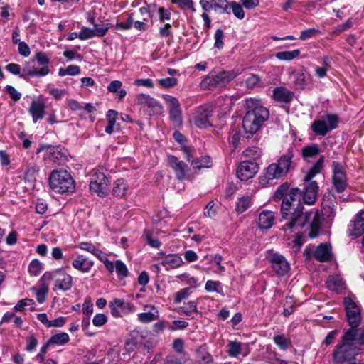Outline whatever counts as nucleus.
Masks as SVG:
<instances>
[{
    "label": "nucleus",
    "instance_id": "7",
    "mask_svg": "<svg viewBox=\"0 0 364 364\" xmlns=\"http://www.w3.org/2000/svg\"><path fill=\"white\" fill-rule=\"evenodd\" d=\"M343 304L350 329H355L361 321V310L357 299L353 294L348 295L344 298Z\"/></svg>",
    "mask_w": 364,
    "mask_h": 364
},
{
    "label": "nucleus",
    "instance_id": "33",
    "mask_svg": "<svg viewBox=\"0 0 364 364\" xmlns=\"http://www.w3.org/2000/svg\"><path fill=\"white\" fill-rule=\"evenodd\" d=\"M127 184L124 179H117L113 184L112 194L117 197H122L127 193Z\"/></svg>",
    "mask_w": 364,
    "mask_h": 364
},
{
    "label": "nucleus",
    "instance_id": "34",
    "mask_svg": "<svg viewBox=\"0 0 364 364\" xmlns=\"http://www.w3.org/2000/svg\"><path fill=\"white\" fill-rule=\"evenodd\" d=\"M197 362L198 364H214L212 355L204 347H200L196 350Z\"/></svg>",
    "mask_w": 364,
    "mask_h": 364
},
{
    "label": "nucleus",
    "instance_id": "36",
    "mask_svg": "<svg viewBox=\"0 0 364 364\" xmlns=\"http://www.w3.org/2000/svg\"><path fill=\"white\" fill-rule=\"evenodd\" d=\"M300 50L296 49L294 50H285L278 52L275 54V57L279 60L291 61L299 57L300 55Z\"/></svg>",
    "mask_w": 364,
    "mask_h": 364
},
{
    "label": "nucleus",
    "instance_id": "48",
    "mask_svg": "<svg viewBox=\"0 0 364 364\" xmlns=\"http://www.w3.org/2000/svg\"><path fill=\"white\" fill-rule=\"evenodd\" d=\"M205 289L208 292H218L220 295H223L221 283L218 281L208 280L205 284Z\"/></svg>",
    "mask_w": 364,
    "mask_h": 364
},
{
    "label": "nucleus",
    "instance_id": "54",
    "mask_svg": "<svg viewBox=\"0 0 364 364\" xmlns=\"http://www.w3.org/2000/svg\"><path fill=\"white\" fill-rule=\"evenodd\" d=\"M109 306H114L116 308H120V307H124L125 309H127L129 310V311H134L135 309L134 306L129 304V303H125L123 299H114L112 301L109 302Z\"/></svg>",
    "mask_w": 364,
    "mask_h": 364
},
{
    "label": "nucleus",
    "instance_id": "56",
    "mask_svg": "<svg viewBox=\"0 0 364 364\" xmlns=\"http://www.w3.org/2000/svg\"><path fill=\"white\" fill-rule=\"evenodd\" d=\"M328 58H324L323 66L316 67L315 69V74L318 78H323L326 75L327 71L330 68V64L328 62Z\"/></svg>",
    "mask_w": 364,
    "mask_h": 364
},
{
    "label": "nucleus",
    "instance_id": "40",
    "mask_svg": "<svg viewBox=\"0 0 364 364\" xmlns=\"http://www.w3.org/2000/svg\"><path fill=\"white\" fill-rule=\"evenodd\" d=\"M191 166L193 169L196 170L208 168L212 166V161L209 156H203L200 159L192 160Z\"/></svg>",
    "mask_w": 364,
    "mask_h": 364
},
{
    "label": "nucleus",
    "instance_id": "10",
    "mask_svg": "<svg viewBox=\"0 0 364 364\" xmlns=\"http://www.w3.org/2000/svg\"><path fill=\"white\" fill-rule=\"evenodd\" d=\"M332 168V181L333 187L338 193H342L346 190L348 186L345 168L343 166L336 161L333 162Z\"/></svg>",
    "mask_w": 364,
    "mask_h": 364
},
{
    "label": "nucleus",
    "instance_id": "27",
    "mask_svg": "<svg viewBox=\"0 0 364 364\" xmlns=\"http://www.w3.org/2000/svg\"><path fill=\"white\" fill-rule=\"evenodd\" d=\"M326 287L332 291L341 294L346 289V284L340 275L330 276L326 281Z\"/></svg>",
    "mask_w": 364,
    "mask_h": 364
},
{
    "label": "nucleus",
    "instance_id": "30",
    "mask_svg": "<svg viewBox=\"0 0 364 364\" xmlns=\"http://www.w3.org/2000/svg\"><path fill=\"white\" fill-rule=\"evenodd\" d=\"M39 168L35 163H27L23 168V178L26 181L33 183L36 181Z\"/></svg>",
    "mask_w": 364,
    "mask_h": 364
},
{
    "label": "nucleus",
    "instance_id": "25",
    "mask_svg": "<svg viewBox=\"0 0 364 364\" xmlns=\"http://www.w3.org/2000/svg\"><path fill=\"white\" fill-rule=\"evenodd\" d=\"M318 186L316 181H311L303 193V200L307 205H313L318 195Z\"/></svg>",
    "mask_w": 364,
    "mask_h": 364
},
{
    "label": "nucleus",
    "instance_id": "62",
    "mask_svg": "<svg viewBox=\"0 0 364 364\" xmlns=\"http://www.w3.org/2000/svg\"><path fill=\"white\" fill-rule=\"evenodd\" d=\"M190 294V289L184 288L177 291L174 295V303L179 304L183 300L187 299Z\"/></svg>",
    "mask_w": 364,
    "mask_h": 364
},
{
    "label": "nucleus",
    "instance_id": "5",
    "mask_svg": "<svg viewBox=\"0 0 364 364\" xmlns=\"http://www.w3.org/2000/svg\"><path fill=\"white\" fill-rule=\"evenodd\" d=\"M50 188L59 193H72L75 190V181L70 173L63 169L54 170L49 177Z\"/></svg>",
    "mask_w": 364,
    "mask_h": 364
},
{
    "label": "nucleus",
    "instance_id": "49",
    "mask_svg": "<svg viewBox=\"0 0 364 364\" xmlns=\"http://www.w3.org/2000/svg\"><path fill=\"white\" fill-rule=\"evenodd\" d=\"M262 154V150L257 146L250 147L245 150L244 155L255 161L259 159Z\"/></svg>",
    "mask_w": 364,
    "mask_h": 364
},
{
    "label": "nucleus",
    "instance_id": "8",
    "mask_svg": "<svg viewBox=\"0 0 364 364\" xmlns=\"http://www.w3.org/2000/svg\"><path fill=\"white\" fill-rule=\"evenodd\" d=\"M338 122L339 119L336 114H328L321 119L315 120L311 127L316 134L325 136L338 127Z\"/></svg>",
    "mask_w": 364,
    "mask_h": 364
},
{
    "label": "nucleus",
    "instance_id": "39",
    "mask_svg": "<svg viewBox=\"0 0 364 364\" xmlns=\"http://www.w3.org/2000/svg\"><path fill=\"white\" fill-rule=\"evenodd\" d=\"M113 272L116 271L117 277L119 279L127 277L129 274L128 269L126 264L119 259L112 262Z\"/></svg>",
    "mask_w": 364,
    "mask_h": 364
},
{
    "label": "nucleus",
    "instance_id": "12",
    "mask_svg": "<svg viewBox=\"0 0 364 364\" xmlns=\"http://www.w3.org/2000/svg\"><path fill=\"white\" fill-rule=\"evenodd\" d=\"M259 171L256 161H243L237 166V176L241 181H247L255 176Z\"/></svg>",
    "mask_w": 364,
    "mask_h": 364
},
{
    "label": "nucleus",
    "instance_id": "37",
    "mask_svg": "<svg viewBox=\"0 0 364 364\" xmlns=\"http://www.w3.org/2000/svg\"><path fill=\"white\" fill-rule=\"evenodd\" d=\"M46 283V282H42L38 289L35 287L31 288V291L35 293L36 299L40 304L46 301V295L48 292V286Z\"/></svg>",
    "mask_w": 364,
    "mask_h": 364
},
{
    "label": "nucleus",
    "instance_id": "26",
    "mask_svg": "<svg viewBox=\"0 0 364 364\" xmlns=\"http://www.w3.org/2000/svg\"><path fill=\"white\" fill-rule=\"evenodd\" d=\"M183 259L177 254H168L165 255L162 259L161 264L166 269H175L183 264Z\"/></svg>",
    "mask_w": 364,
    "mask_h": 364
},
{
    "label": "nucleus",
    "instance_id": "45",
    "mask_svg": "<svg viewBox=\"0 0 364 364\" xmlns=\"http://www.w3.org/2000/svg\"><path fill=\"white\" fill-rule=\"evenodd\" d=\"M43 269V264L38 259H33L28 267L31 276L36 277L39 275Z\"/></svg>",
    "mask_w": 364,
    "mask_h": 364
},
{
    "label": "nucleus",
    "instance_id": "29",
    "mask_svg": "<svg viewBox=\"0 0 364 364\" xmlns=\"http://www.w3.org/2000/svg\"><path fill=\"white\" fill-rule=\"evenodd\" d=\"M228 79L225 73H221L216 75L208 76L203 80V85H208L209 87H217L223 86L227 82Z\"/></svg>",
    "mask_w": 364,
    "mask_h": 364
},
{
    "label": "nucleus",
    "instance_id": "3",
    "mask_svg": "<svg viewBox=\"0 0 364 364\" xmlns=\"http://www.w3.org/2000/svg\"><path fill=\"white\" fill-rule=\"evenodd\" d=\"M293 151L291 149L282 154L277 162L270 164L263 171V175L259 178V182L265 185L273 180H278L285 176L292 164Z\"/></svg>",
    "mask_w": 364,
    "mask_h": 364
},
{
    "label": "nucleus",
    "instance_id": "61",
    "mask_svg": "<svg viewBox=\"0 0 364 364\" xmlns=\"http://www.w3.org/2000/svg\"><path fill=\"white\" fill-rule=\"evenodd\" d=\"M215 43L214 46L219 50L223 49L224 43V32L221 29H217L214 34Z\"/></svg>",
    "mask_w": 364,
    "mask_h": 364
},
{
    "label": "nucleus",
    "instance_id": "57",
    "mask_svg": "<svg viewBox=\"0 0 364 364\" xmlns=\"http://www.w3.org/2000/svg\"><path fill=\"white\" fill-rule=\"evenodd\" d=\"M240 139V133L237 129H232L230 130L228 137V141L230 144L232 145L233 148L235 149Z\"/></svg>",
    "mask_w": 364,
    "mask_h": 364
},
{
    "label": "nucleus",
    "instance_id": "58",
    "mask_svg": "<svg viewBox=\"0 0 364 364\" xmlns=\"http://www.w3.org/2000/svg\"><path fill=\"white\" fill-rule=\"evenodd\" d=\"M178 80L174 77H166L158 80V83L162 88H171L176 85Z\"/></svg>",
    "mask_w": 364,
    "mask_h": 364
},
{
    "label": "nucleus",
    "instance_id": "53",
    "mask_svg": "<svg viewBox=\"0 0 364 364\" xmlns=\"http://www.w3.org/2000/svg\"><path fill=\"white\" fill-rule=\"evenodd\" d=\"M242 344L240 342H230L228 345V354L231 357H237L241 353Z\"/></svg>",
    "mask_w": 364,
    "mask_h": 364
},
{
    "label": "nucleus",
    "instance_id": "21",
    "mask_svg": "<svg viewBox=\"0 0 364 364\" xmlns=\"http://www.w3.org/2000/svg\"><path fill=\"white\" fill-rule=\"evenodd\" d=\"M144 312L137 315L140 323H149L159 318V314L157 308L152 304H146L143 307Z\"/></svg>",
    "mask_w": 364,
    "mask_h": 364
},
{
    "label": "nucleus",
    "instance_id": "24",
    "mask_svg": "<svg viewBox=\"0 0 364 364\" xmlns=\"http://www.w3.org/2000/svg\"><path fill=\"white\" fill-rule=\"evenodd\" d=\"M350 235L354 238L364 234V211L359 213L349 228Z\"/></svg>",
    "mask_w": 364,
    "mask_h": 364
},
{
    "label": "nucleus",
    "instance_id": "46",
    "mask_svg": "<svg viewBox=\"0 0 364 364\" xmlns=\"http://www.w3.org/2000/svg\"><path fill=\"white\" fill-rule=\"evenodd\" d=\"M229 9L230 11H232L233 15L240 20H242L245 16L242 6L237 1H230Z\"/></svg>",
    "mask_w": 364,
    "mask_h": 364
},
{
    "label": "nucleus",
    "instance_id": "42",
    "mask_svg": "<svg viewBox=\"0 0 364 364\" xmlns=\"http://www.w3.org/2000/svg\"><path fill=\"white\" fill-rule=\"evenodd\" d=\"M320 152L319 147L317 144H312L304 146L301 150L302 156L305 159L314 158Z\"/></svg>",
    "mask_w": 364,
    "mask_h": 364
},
{
    "label": "nucleus",
    "instance_id": "18",
    "mask_svg": "<svg viewBox=\"0 0 364 364\" xmlns=\"http://www.w3.org/2000/svg\"><path fill=\"white\" fill-rule=\"evenodd\" d=\"M72 266L77 271L82 274H87L94 267V261L84 255H78L73 259Z\"/></svg>",
    "mask_w": 364,
    "mask_h": 364
},
{
    "label": "nucleus",
    "instance_id": "35",
    "mask_svg": "<svg viewBox=\"0 0 364 364\" xmlns=\"http://www.w3.org/2000/svg\"><path fill=\"white\" fill-rule=\"evenodd\" d=\"M324 163V156L320 157V159L314 164L310 170L306 173L304 181H310L316 174L321 172L323 168Z\"/></svg>",
    "mask_w": 364,
    "mask_h": 364
},
{
    "label": "nucleus",
    "instance_id": "52",
    "mask_svg": "<svg viewBox=\"0 0 364 364\" xmlns=\"http://www.w3.org/2000/svg\"><path fill=\"white\" fill-rule=\"evenodd\" d=\"M176 278L184 282L185 284L188 285L192 288H195L198 286V279L193 277H191L188 274L184 273L178 274L176 276Z\"/></svg>",
    "mask_w": 364,
    "mask_h": 364
},
{
    "label": "nucleus",
    "instance_id": "38",
    "mask_svg": "<svg viewBox=\"0 0 364 364\" xmlns=\"http://www.w3.org/2000/svg\"><path fill=\"white\" fill-rule=\"evenodd\" d=\"M92 255L104 264L105 268L109 273H113L112 262L107 259L105 253L96 247Z\"/></svg>",
    "mask_w": 364,
    "mask_h": 364
},
{
    "label": "nucleus",
    "instance_id": "50",
    "mask_svg": "<svg viewBox=\"0 0 364 364\" xmlns=\"http://www.w3.org/2000/svg\"><path fill=\"white\" fill-rule=\"evenodd\" d=\"M213 4L214 9H220L223 14H230L229 6L230 2L228 0H211Z\"/></svg>",
    "mask_w": 364,
    "mask_h": 364
},
{
    "label": "nucleus",
    "instance_id": "19",
    "mask_svg": "<svg viewBox=\"0 0 364 364\" xmlns=\"http://www.w3.org/2000/svg\"><path fill=\"white\" fill-rule=\"evenodd\" d=\"M270 262L275 272L279 276L285 275L289 270V264L284 256L279 254H273Z\"/></svg>",
    "mask_w": 364,
    "mask_h": 364
},
{
    "label": "nucleus",
    "instance_id": "4",
    "mask_svg": "<svg viewBox=\"0 0 364 364\" xmlns=\"http://www.w3.org/2000/svg\"><path fill=\"white\" fill-rule=\"evenodd\" d=\"M357 331L355 329L348 330L342 338V343L333 352V358L337 363H343L346 361H350L358 354V349L355 347V334Z\"/></svg>",
    "mask_w": 364,
    "mask_h": 364
},
{
    "label": "nucleus",
    "instance_id": "23",
    "mask_svg": "<svg viewBox=\"0 0 364 364\" xmlns=\"http://www.w3.org/2000/svg\"><path fill=\"white\" fill-rule=\"evenodd\" d=\"M107 33V27L101 26L99 28L96 27V29L93 28V29L82 26L80 31V39L81 41H85L93 37H103Z\"/></svg>",
    "mask_w": 364,
    "mask_h": 364
},
{
    "label": "nucleus",
    "instance_id": "60",
    "mask_svg": "<svg viewBox=\"0 0 364 364\" xmlns=\"http://www.w3.org/2000/svg\"><path fill=\"white\" fill-rule=\"evenodd\" d=\"M171 2L178 4L181 9H188L193 12L195 11L193 0H171Z\"/></svg>",
    "mask_w": 364,
    "mask_h": 364
},
{
    "label": "nucleus",
    "instance_id": "32",
    "mask_svg": "<svg viewBox=\"0 0 364 364\" xmlns=\"http://www.w3.org/2000/svg\"><path fill=\"white\" fill-rule=\"evenodd\" d=\"M273 98L279 102H289L293 98V94L284 87H277L273 92Z\"/></svg>",
    "mask_w": 364,
    "mask_h": 364
},
{
    "label": "nucleus",
    "instance_id": "20",
    "mask_svg": "<svg viewBox=\"0 0 364 364\" xmlns=\"http://www.w3.org/2000/svg\"><path fill=\"white\" fill-rule=\"evenodd\" d=\"M336 201L333 195L326 193L322 202L323 215L328 219L333 218L336 215Z\"/></svg>",
    "mask_w": 364,
    "mask_h": 364
},
{
    "label": "nucleus",
    "instance_id": "13",
    "mask_svg": "<svg viewBox=\"0 0 364 364\" xmlns=\"http://www.w3.org/2000/svg\"><path fill=\"white\" fill-rule=\"evenodd\" d=\"M312 252H314L315 258L320 262L329 260L332 255L331 246L326 243L319 245L315 250H314V247H307L304 251L306 258L309 259Z\"/></svg>",
    "mask_w": 364,
    "mask_h": 364
},
{
    "label": "nucleus",
    "instance_id": "31",
    "mask_svg": "<svg viewBox=\"0 0 364 364\" xmlns=\"http://www.w3.org/2000/svg\"><path fill=\"white\" fill-rule=\"evenodd\" d=\"M295 85L299 89L306 87L311 82V75L304 70L297 71L294 73Z\"/></svg>",
    "mask_w": 364,
    "mask_h": 364
},
{
    "label": "nucleus",
    "instance_id": "47",
    "mask_svg": "<svg viewBox=\"0 0 364 364\" xmlns=\"http://www.w3.org/2000/svg\"><path fill=\"white\" fill-rule=\"evenodd\" d=\"M178 312L188 316H191L193 313H197V304L194 301H190L178 309Z\"/></svg>",
    "mask_w": 364,
    "mask_h": 364
},
{
    "label": "nucleus",
    "instance_id": "11",
    "mask_svg": "<svg viewBox=\"0 0 364 364\" xmlns=\"http://www.w3.org/2000/svg\"><path fill=\"white\" fill-rule=\"evenodd\" d=\"M90 189L96 193L99 196H105L108 189V180L105 175L102 172H95L92 175Z\"/></svg>",
    "mask_w": 364,
    "mask_h": 364
},
{
    "label": "nucleus",
    "instance_id": "41",
    "mask_svg": "<svg viewBox=\"0 0 364 364\" xmlns=\"http://www.w3.org/2000/svg\"><path fill=\"white\" fill-rule=\"evenodd\" d=\"M69 340V335L66 333L62 332L52 336L48 343L50 346L53 344L63 346L67 343Z\"/></svg>",
    "mask_w": 364,
    "mask_h": 364
},
{
    "label": "nucleus",
    "instance_id": "44",
    "mask_svg": "<svg viewBox=\"0 0 364 364\" xmlns=\"http://www.w3.org/2000/svg\"><path fill=\"white\" fill-rule=\"evenodd\" d=\"M80 68L78 65H70L67 68H60L58 70V75L63 77L65 75L75 76L80 73Z\"/></svg>",
    "mask_w": 364,
    "mask_h": 364
},
{
    "label": "nucleus",
    "instance_id": "51",
    "mask_svg": "<svg viewBox=\"0 0 364 364\" xmlns=\"http://www.w3.org/2000/svg\"><path fill=\"white\" fill-rule=\"evenodd\" d=\"M273 340L274 343L282 350H287L290 346V341L283 334L276 335Z\"/></svg>",
    "mask_w": 364,
    "mask_h": 364
},
{
    "label": "nucleus",
    "instance_id": "15",
    "mask_svg": "<svg viewBox=\"0 0 364 364\" xmlns=\"http://www.w3.org/2000/svg\"><path fill=\"white\" fill-rule=\"evenodd\" d=\"M211 107L209 105H203L196 111L193 123L199 128H206L210 126L209 117L211 116Z\"/></svg>",
    "mask_w": 364,
    "mask_h": 364
},
{
    "label": "nucleus",
    "instance_id": "6",
    "mask_svg": "<svg viewBox=\"0 0 364 364\" xmlns=\"http://www.w3.org/2000/svg\"><path fill=\"white\" fill-rule=\"evenodd\" d=\"M41 282H54V290L59 289L63 291L70 290L73 287V277L61 269L53 272H46L41 277Z\"/></svg>",
    "mask_w": 364,
    "mask_h": 364
},
{
    "label": "nucleus",
    "instance_id": "9",
    "mask_svg": "<svg viewBox=\"0 0 364 364\" xmlns=\"http://www.w3.org/2000/svg\"><path fill=\"white\" fill-rule=\"evenodd\" d=\"M136 103L144 109L149 115H157L162 112V106L149 95L139 94L135 99Z\"/></svg>",
    "mask_w": 364,
    "mask_h": 364
},
{
    "label": "nucleus",
    "instance_id": "59",
    "mask_svg": "<svg viewBox=\"0 0 364 364\" xmlns=\"http://www.w3.org/2000/svg\"><path fill=\"white\" fill-rule=\"evenodd\" d=\"M163 99L167 103L169 110L181 108L179 102L176 97L168 95H164Z\"/></svg>",
    "mask_w": 364,
    "mask_h": 364
},
{
    "label": "nucleus",
    "instance_id": "1",
    "mask_svg": "<svg viewBox=\"0 0 364 364\" xmlns=\"http://www.w3.org/2000/svg\"><path fill=\"white\" fill-rule=\"evenodd\" d=\"M301 193L299 188L289 189V185H281L274 193L277 200L283 199L281 205V213L286 223L282 230L288 235L296 232L301 228L308 225V235L310 238L318 236L321 224V217L317 209L304 211L300 203Z\"/></svg>",
    "mask_w": 364,
    "mask_h": 364
},
{
    "label": "nucleus",
    "instance_id": "63",
    "mask_svg": "<svg viewBox=\"0 0 364 364\" xmlns=\"http://www.w3.org/2000/svg\"><path fill=\"white\" fill-rule=\"evenodd\" d=\"M170 119L177 125L182 124L181 108L169 110Z\"/></svg>",
    "mask_w": 364,
    "mask_h": 364
},
{
    "label": "nucleus",
    "instance_id": "16",
    "mask_svg": "<svg viewBox=\"0 0 364 364\" xmlns=\"http://www.w3.org/2000/svg\"><path fill=\"white\" fill-rule=\"evenodd\" d=\"M49 72L50 70L48 67L41 68L38 69L36 67V62L34 60H31L26 64L22 73L19 76L23 79H27L28 77L33 76L43 77L47 75Z\"/></svg>",
    "mask_w": 364,
    "mask_h": 364
},
{
    "label": "nucleus",
    "instance_id": "17",
    "mask_svg": "<svg viewBox=\"0 0 364 364\" xmlns=\"http://www.w3.org/2000/svg\"><path fill=\"white\" fill-rule=\"evenodd\" d=\"M275 220V214L273 211L264 210L255 219V223L261 230H267L271 228Z\"/></svg>",
    "mask_w": 364,
    "mask_h": 364
},
{
    "label": "nucleus",
    "instance_id": "2",
    "mask_svg": "<svg viewBox=\"0 0 364 364\" xmlns=\"http://www.w3.org/2000/svg\"><path fill=\"white\" fill-rule=\"evenodd\" d=\"M245 105L248 110L243 118L242 127L245 133L253 134L269 118V111L266 107L262 106L260 102L256 99H247Z\"/></svg>",
    "mask_w": 364,
    "mask_h": 364
},
{
    "label": "nucleus",
    "instance_id": "55",
    "mask_svg": "<svg viewBox=\"0 0 364 364\" xmlns=\"http://www.w3.org/2000/svg\"><path fill=\"white\" fill-rule=\"evenodd\" d=\"M143 235L145 237V239L146 240L147 243L151 247L159 248L161 246V242H159V240L158 239L155 238L153 236V234L151 232H149V230H145L144 232Z\"/></svg>",
    "mask_w": 364,
    "mask_h": 364
},
{
    "label": "nucleus",
    "instance_id": "28",
    "mask_svg": "<svg viewBox=\"0 0 364 364\" xmlns=\"http://www.w3.org/2000/svg\"><path fill=\"white\" fill-rule=\"evenodd\" d=\"M43 151H46V159L53 162H55L56 161L59 160L62 156V153L60 152L58 146L42 145L39 149H38L37 154Z\"/></svg>",
    "mask_w": 364,
    "mask_h": 364
},
{
    "label": "nucleus",
    "instance_id": "64",
    "mask_svg": "<svg viewBox=\"0 0 364 364\" xmlns=\"http://www.w3.org/2000/svg\"><path fill=\"white\" fill-rule=\"evenodd\" d=\"M107 322V316L104 314H97L92 318V324L96 327H101Z\"/></svg>",
    "mask_w": 364,
    "mask_h": 364
},
{
    "label": "nucleus",
    "instance_id": "22",
    "mask_svg": "<svg viewBox=\"0 0 364 364\" xmlns=\"http://www.w3.org/2000/svg\"><path fill=\"white\" fill-rule=\"evenodd\" d=\"M46 105L41 100H32L28 109V112L31 115L33 122L36 123L37 121L44 118L46 114Z\"/></svg>",
    "mask_w": 364,
    "mask_h": 364
},
{
    "label": "nucleus",
    "instance_id": "43",
    "mask_svg": "<svg viewBox=\"0 0 364 364\" xmlns=\"http://www.w3.org/2000/svg\"><path fill=\"white\" fill-rule=\"evenodd\" d=\"M252 205V199L249 196L240 198L236 204V210L239 213L246 211Z\"/></svg>",
    "mask_w": 364,
    "mask_h": 364
},
{
    "label": "nucleus",
    "instance_id": "14",
    "mask_svg": "<svg viewBox=\"0 0 364 364\" xmlns=\"http://www.w3.org/2000/svg\"><path fill=\"white\" fill-rule=\"evenodd\" d=\"M168 164L173 171L176 177L179 181H183L188 178V166L182 161L174 156H168Z\"/></svg>",
    "mask_w": 364,
    "mask_h": 364
}]
</instances>
